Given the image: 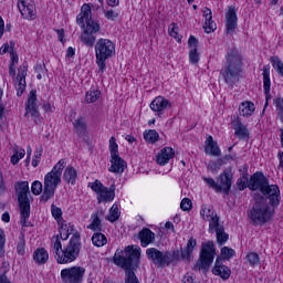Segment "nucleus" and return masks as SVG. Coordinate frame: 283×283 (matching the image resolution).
Masks as SVG:
<instances>
[{
	"label": "nucleus",
	"instance_id": "27",
	"mask_svg": "<svg viewBox=\"0 0 283 283\" xmlns=\"http://www.w3.org/2000/svg\"><path fill=\"white\" fill-rule=\"evenodd\" d=\"M116 186H111V188L103 187L102 191L97 195V201L101 202H112L116 197Z\"/></svg>",
	"mask_w": 283,
	"mask_h": 283
},
{
	"label": "nucleus",
	"instance_id": "15",
	"mask_svg": "<svg viewBox=\"0 0 283 283\" xmlns=\"http://www.w3.org/2000/svg\"><path fill=\"white\" fill-rule=\"evenodd\" d=\"M269 182V178L262 172L253 174L249 179L250 191H265Z\"/></svg>",
	"mask_w": 283,
	"mask_h": 283
},
{
	"label": "nucleus",
	"instance_id": "6",
	"mask_svg": "<svg viewBox=\"0 0 283 283\" xmlns=\"http://www.w3.org/2000/svg\"><path fill=\"white\" fill-rule=\"evenodd\" d=\"M14 189L20 207V224L28 227V220H30V184L28 181H18L14 185Z\"/></svg>",
	"mask_w": 283,
	"mask_h": 283
},
{
	"label": "nucleus",
	"instance_id": "29",
	"mask_svg": "<svg viewBox=\"0 0 283 283\" xmlns=\"http://www.w3.org/2000/svg\"><path fill=\"white\" fill-rule=\"evenodd\" d=\"M63 180L66 185H76V180H78V171L76 168L67 166L63 172Z\"/></svg>",
	"mask_w": 283,
	"mask_h": 283
},
{
	"label": "nucleus",
	"instance_id": "60",
	"mask_svg": "<svg viewBox=\"0 0 283 283\" xmlns=\"http://www.w3.org/2000/svg\"><path fill=\"white\" fill-rule=\"evenodd\" d=\"M218 169H220V168H218V165L216 164V161H210L208 164V170L209 171H218Z\"/></svg>",
	"mask_w": 283,
	"mask_h": 283
},
{
	"label": "nucleus",
	"instance_id": "40",
	"mask_svg": "<svg viewBox=\"0 0 283 283\" xmlns=\"http://www.w3.org/2000/svg\"><path fill=\"white\" fill-rule=\"evenodd\" d=\"M99 97H101V91L96 88H91L90 91L86 92L85 103H96Z\"/></svg>",
	"mask_w": 283,
	"mask_h": 283
},
{
	"label": "nucleus",
	"instance_id": "53",
	"mask_svg": "<svg viewBox=\"0 0 283 283\" xmlns=\"http://www.w3.org/2000/svg\"><path fill=\"white\" fill-rule=\"evenodd\" d=\"M104 17L108 21H116V19H118V17H119V13H118V11L111 9V10L104 11Z\"/></svg>",
	"mask_w": 283,
	"mask_h": 283
},
{
	"label": "nucleus",
	"instance_id": "18",
	"mask_svg": "<svg viewBox=\"0 0 283 283\" xmlns=\"http://www.w3.org/2000/svg\"><path fill=\"white\" fill-rule=\"evenodd\" d=\"M209 233H216L218 244H224L229 240V234L224 232V226L218 223V219L209 224Z\"/></svg>",
	"mask_w": 283,
	"mask_h": 283
},
{
	"label": "nucleus",
	"instance_id": "56",
	"mask_svg": "<svg viewBox=\"0 0 283 283\" xmlns=\"http://www.w3.org/2000/svg\"><path fill=\"white\" fill-rule=\"evenodd\" d=\"M6 248V234L3 233V230H0V258L3 255Z\"/></svg>",
	"mask_w": 283,
	"mask_h": 283
},
{
	"label": "nucleus",
	"instance_id": "11",
	"mask_svg": "<svg viewBox=\"0 0 283 283\" xmlns=\"http://www.w3.org/2000/svg\"><path fill=\"white\" fill-rule=\"evenodd\" d=\"M146 258L158 269H165L174 262V256L169 251H160L157 248H148L146 250Z\"/></svg>",
	"mask_w": 283,
	"mask_h": 283
},
{
	"label": "nucleus",
	"instance_id": "59",
	"mask_svg": "<svg viewBox=\"0 0 283 283\" xmlns=\"http://www.w3.org/2000/svg\"><path fill=\"white\" fill-rule=\"evenodd\" d=\"M106 2L109 8H116L120 4V0H106Z\"/></svg>",
	"mask_w": 283,
	"mask_h": 283
},
{
	"label": "nucleus",
	"instance_id": "8",
	"mask_svg": "<svg viewBox=\"0 0 283 283\" xmlns=\"http://www.w3.org/2000/svg\"><path fill=\"white\" fill-rule=\"evenodd\" d=\"M202 180L210 189L216 190L217 193L229 196V191H231V186L233 185V172H231V169H226L219 175L217 182L213 178L209 177H202Z\"/></svg>",
	"mask_w": 283,
	"mask_h": 283
},
{
	"label": "nucleus",
	"instance_id": "14",
	"mask_svg": "<svg viewBox=\"0 0 283 283\" xmlns=\"http://www.w3.org/2000/svg\"><path fill=\"white\" fill-rule=\"evenodd\" d=\"M18 10L23 19L28 21L36 19V4H34V0H18Z\"/></svg>",
	"mask_w": 283,
	"mask_h": 283
},
{
	"label": "nucleus",
	"instance_id": "58",
	"mask_svg": "<svg viewBox=\"0 0 283 283\" xmlns=\"http://www.w3.org/2000/svg\"><path fill=\"white\" fill-rule=\"evenodd\" d=\"M165 230L166 231H171L172 233H176V229L174 228V223L171 221H167L165 223Z\"/></svg>",
	"mask_w": 283,
	"mask_h": 283
},
{
	"label": "nucleus",
	"instance_id": "4",
	"mask_svg": "<svg viewBox=\"0 0 283 283\" xmlns=\"http://www.w3.org/2000/svg\"><path fill=\"white\" fill-rule=\"evenodd\" d=\"M65 159H61L50 172L44 177V191L41 196V202H48L54 198V192L59 185H61V176H63V169L66 167Z\"/></svg>",
	"mask_w": 283,
	"mask_h": 283
},
{
	"label": "nucleus",
	"instance_id": "63",
	"mask_svg": "<svg viewBox=\"0 0 283 283\" xmlns=\"http://www.w3.org/2000/svg\"><path fill=\"white\" fill-rule=\"evenodd\" d=\"M7 270H4L2 272V275H0V283H10V281H8V276H6Z\"/></svg>",
	"mask_w": 283,
	"mask_h": 283
},
{
	"label": "nucleus",
	"instance_id": "13",
	"mask_svg": "<svg viewBox=\"0 0 283 283\" xmlns=\"http://www.w3.org/2000/svg\"><path fill=\"white\" fill-rule=\"evenodd\" d=\"M198 245V242L193 237H191L186 247L180 251L172 252V260H184L185 262H191L193 260V249Z\"/></svg>",
	"mask_w": 283,
	"mask_h": 283
},
{
	"label": "nucleus",
	"instance_id": "10",
	"mask_svg": "<svg viewBox=\"0 0 283 283\" xmlns=\"http://www.w3.org/2000/svg\"><path fill=\"white\" fill-rule=\"evenodd\" d=\"M216 256V248L212 241H208L202 244L200 258L197 264L193 266V271H203L207 273L211 264H213V258Z\"/></svg>",
	"mask_w": 283,
	"mask_h": 283
},
{
	"label": "nucleus",
	"instance_id": "38",
	"mask_svg": "<svg viewBox=\"0 0 283 283\" xmlns=\"http://www.w3.org/2000/svg\"><path fill=\"white\" fill-rule=\"evenodd\" d=\"M80 40L82 41V43H84V45H86V48H94L96 43V34L83 30Z\"/></svg>",
	"mask_w": 283,
	"mask_h": 283
},
{
	"label": "nucleus",
	"instance_id": "51",
	"mask_svg": "<svg viewBox=\"0 0 283 283\" xmlns=\"http://www.w3.org/2000/svg\"><path fill=\"white\" fill-rule=\"evenodd\" d=\"M233 255H235V250H233L229 247H223L221 249V258H223V260H231V258H233Z\"/></svg>",
	"mask_w": 283,
	"mask_h": 283
},
{
	"label": "nucleus",
	"instance_id": "64",
	"mask_svg": "<svg viewBox=\"0 0 283 283\" xmlns=\"http://www.w3.org/2000/svg\"><path fill=\"white\" fill-rule=\"evenodd\" d=\"M184 283H193V277H191L190 275H186L182 279Z\"/></svg>",
	"mask_w": 283,
	"mask_h": 283
},
{
	"label": "nucleus",
	"instance_id": "3",
	"mask_svg": "<svg viewBox=\"0 0 283 283\" xmlns=\"http://www.w3.org/2000/svg\"><path fill=\"white\" fill-rule=\"evenodd\" d=\"M242 72V54L235 48L230 49L226 55V66L221 70V76L224 78L227 85L233 87L240 81Z\"/></svg>",
	"mask_w": 283,
	"mask_h": 283
},
{
	"label": "nucleus",
	"instance_id": "25",
	"mask_svg": "<svg viewBox=\"0 0 283 283\" xmlns=\"http://www.w3.org/2000/svg\"><path fill=\"white\" fill-rule=\"evenodd\" d=\"M138 239L140 240V244L144 249H147L149 244H154V241L156 240V233L150 231L148 228H144L138 233Z\"/></svg>",
	"mask_w": 283,
	"mask_h": 283
},
{
	"label": "nucleus",
	"instance_id": "46",
	"mask_svg": "<svg viewBox=\"0 0 283 283\" xmlns=\"http://www.w3.org/2000/svg\"><path fill=\"white\" fill-rule=\"evenodd\" d=\"M249 174L243 172L242 176L237 180L239 191H244L247 187L249 189Z\"/></svg>",
	"mask_w": 283,
	"mask_h": 283
},
{
	"label": "nucleus",
	"instance_id": "30",
	"mask_svg": "<svg viewBox=\"0 0 283 283\" xmlns=\"http://www.w3.org/2000/svg\"><path fill=\"white\" fill-rule=\"evenodd\" d=\"M200 216L202 217L203 220H208L209 227L212 222H214V220H217V223H220V217H218L213 208L202 206L200 210Z\"/></svg>",
	"mask_w": 283,
	"mask_h": 283
},
{
	"label": "nucleus",
	"instance_id": "41",
	"mask_svg": "<svg viewBox=\"0 0 283 283\" xmlns=\"http://www.w3.org/2000/svg\"><path fill=\"white\" fill-rule=\"evenodd\" d=\"M158 138H160V135L155 129H150L144 133V139L150 145H154V143H158Z\"/></svg>",
	"mask_w": 283,
	"mask_h": 283
},
{
	"label": "nucleus",
	"instance_id": "35",
	"mask_svg": "<svg viewBox=\"0 0 283 283\" xmlns=\"http://www.w3.org/2000/svg\"><path fill=\"white\" fill-rule=\"evenodd\" d=\"M74 132L77 136L83 137L87 133V123L85 117H78L73 122Z\"/></svg>",
	"mask_w": 283,
	"mask_h": 283
},
{
	"label": "nucleus",
	"instance_id": "36",
	"mask_svg": "<svg viewBox=\"0 0 283 283\" xmlns=\"http://www.w3.org/2000/svg\"><path fill=\"white\" fill-rule=\"evenodd\" d=\"M253 112H255V104L252 102H243L239 106L240 116L249 118L253 116Z\"/></svg>",
	"mask_w": 283,
	"mask_h": 283
},
{
	"label": "nucleus",
	"instance_id": "42",
	"mask_svg": "<svg viewBox=\"0 0 283 283\" xmlns=\"http://www.w3.org/2000/svg\"><path fill=\"white\" fill-rule=\"evenodd\" d=\"M245 262L249 266L255 268L260 264V255L255 252H249L245 256Z\"/></svg>",
	"mask_w": 283,
	"mask_h": 283
},
{
	"label": "nucleus",
	"instance_id": "61",
	"mask_svg": "<svg viewBox=\"0 0 283 283\" xmlns=\"http://www.w3.org/2000/svg\"><path fill=\"white\" fill-rule=\"evenodd\" d=\"M55 32L57 34L59 41H61V43H63V36H65V32L63 31V29H56Z\"/></svg>",
	"mask_w": 283,
	"mask_h": 283
},
{
	"label": "nucleus",
	"instance_id": "34",
	"mask_svg": "<svg viewBox=\"0 0 283 283\" xmlns=\"http://www.w3.org/2000/svg\"><path fill=\"white\" fill-rule=\"evenodd\" d=\"M233 129H234L235 136H238L240 140H244V138H249V128H247L244 124H242V122L238 119L233 122Z\"/></svg>",
	"mask_w": 283,
	"mask_h": 283
},
{
	"label": "nucleus",
	"instance_id": "21",
	"mask_svg": "<svg viewBox=\"0 0 283 283\" xmlns=\"http://www.w3.org/2000/svg\"><path fill=\"white\" fill-rule=\"evenodd\" d=\"M212 273L213 275H219L221 280H229V277H231V269L222 264V260L220 258H217Z\"/></svg>",
	"mask_w": 283,
	"mask_h": 283
},
{
	"label": "nucleus",
	"instance_id": "28",
	"mask_svg": "<svg viewBox=\"0 0 283 283\" xmlns=\"http://www.w3.org/2000/svg\"><path fill=\"white\" fill-rule=\"evenodd\" d=\"M205 151L208 156H222V151L218 146V142L213 140V137L211 135H208L206 139Z\"/></svg>",
	"mask_w": 283,
	"mask_h": 283
},
{
	"label": "nucleus",
	"instance_id": "17",
	"mask_svg": "<svg viewBox=\"0 0 283 283\" xmlns=\"http://www.w3.org/2000/svg\"><path fill=\"white\" fill-rule=\"evenodd\" d=\"M25 76H28V62H23L18 70L15 78L17 96H22L23 92H25Z\"/></svg>",
	"mask_w": 283,
	"mask_h": 283
},
{
	"label": "nucleus",
	"instance_id": "39",
	"mask_svg": "<svg viewBox=\"0 0 283 283\" xmlns=\"http://www.w3.org/2000/svg\"><path fill=\"white\" fill-rule=\"evenodd\" d=\"M91 240L92 244L97 248L105 247V244H107V237L101 231L94 232Z\"/></svg>",
	"mask_w": 283,
	"mask_h": 283
},
{
	"label": "nucleus",
	"instance_id": "57",
	"mask_svg": "<svg viewBox=\"0 0 283 283\" xmlns=\"http://www.w3.org/2000/svg\"><path fill=\"white\" fill-rule=\"evenodd\" d=\"M188 44L190 45V48H192V50H196V48H198V39L191 35L188 40Z\"/></svg>",
	"mask_w": 283,
	"mask_h": 283
},
{
	"label": "nucleus",
	"instance_id": "26",
	"mask_svg": "<svg viewBox=\"0 0 283 283\" xmlns=\"http://www.w3.org/2000/svg\"><path fill=\"white\" fill-rule=\"evenodd\" d=\"M125 167H127V163H125L119 155L111 157V167L108 168V171L112 174H123Z\"/></svg>",
	"mask_w": 283,
	"mask_h": 283
},
{
	"label": "nucleus",
	"instance_id": "20",
	"mask_svg": "<svg viewBox=\"0 0 283 283\" xmlns=\"http://www.w3.org/2000/svg\"><path fill=\"white\" fill-rule=\"evenodd\" d=\"M25 116L31 114L32 118H39V106H36V91H31L25 103Z\"/></svg>",
	"mask_w": 283,
	"mask_h": 283
},
{
	"label": "nucleus",
	"instance_id": "49",
	"mask_svg": "<svg viewBox=\"0 0 283 283\" xmlns=\"http://www.w3.org/2000/svg\"><path fill=\"white\" fill-rule=\"evenodd\" d=\"M88 187H91L92 191H94L97 196L103 191L104 185L101 180L96 179L94 182H90Z\"/></svg>",
	"mask_w": 283,
	"mask_h": 283
},
{
	"label": "nucleus",
	"instance_id": "54",
	"mask_svg": "<svg viewBox=\"0 0 283 283\" xmlns=\"http://www.w3.org/2000/svg\"><path fill=\"white\" fill-rule=\"evenodd\" d=\"M189 61L192 65H196L200 61V55L198 54V49H192L189 52Z\"/></svg>",
	"mask_w": 283,
	"mask_h": 283
},
{
	"label": "nucleus",
	"instance_id": "23",
	"mask_svg": "<svg viewBox=\"0 0 283 283\" xmlns=\"http://www.w3.org/2000/svg\"><path fill=\"white\" fill-rule=\"evenodd\" d=\"M203 19H205V24H203V30L207 34H211V32H216L217 25L213 21V12L209 8H205L203 10Z\"/></svg>",
	"mask_w": 283,
	"mask_h": 283
},
{
	"label": "nucleus",
	"instance_id": "24",
	"mask_svg": "<svg viewBox=\"0 0 283 283\" xmlns=\"http://www.w3.org/2000/svg\"><path fill=\"white\" fill-rule=\"evenodd\" d=\"M171 105L167 98L163 96H157L151 103H150V109L153 112H157L158 116H163V112L167 109Z\"/></svg>",
	"mask_w": 283,
	"mask_h": 283
},
{
	"label": "nucleus",
	"instance_id": "44",
	"mask_svg": "<svg viewBox=\"0 0 283 283\" xmlns=\"http://www.w3.org/2000/svg\"><path fill=\"white\" fill-rule=\"evenodd\" d=\"M119 218H120V211L118 210V205L115 203L109 209L106 220H108V222H116V220H118Z\"/></svg>",
	"mask_w": 283,
	"mask_h": 283
},
{
	"label": "nucleus",
	"instance_id": "48",
	"mask_svg": "<svg viewBox=\"0 0 283 283\" xmlns=\"http://www.w3.org/2000/svg\"><path fill=\"white\" fill-rule=\"evenodd\" d=\"M168 32L171 36H174V39H176L178 43L182 41V36L178 34V24L171 23L168 28Z\"/></svg>",
	"mask_w": 283,
	"mask_h": 283
},
{
	"label": "nucleus",
	"instance_id": "5",
	"mask_svg": "<svg viewBox=\"0 0 283 283\" xmlns=\"http://www.w3.org/2000/svg\"><path fill=\"white\" fill-rule=\"evenodd\" d=\"M273 209L266 202L262 195H254V205L249 212V218L254 227H262L273 218Z\"/></svg>",
	"mask_w": 283,
	"mask_h": 283
},
{
	"label": "nucleus",
	"instance_id": "43",
	"mask_svg": "<svg viewBox=\"0 0 283 283\" xmlns=\"http://www.w3.org/2000/svg\"><path fill=\"white\" fill-rule=\"evenodd\" d=\"M25 157V149L19 148V146L14 147V153L11 156V163L13 165H19V160Z\"/></svg>",
	"mask_w": 283,
	"mask_h": 283
},
{
	"label": "nucleus",
	"instance_id": "37",
	"mask_svg": "<svg viewBox=\"0 0 283 283\" xmlns=\"http://www.w3.org/2000/svg\"><path fill=\"white\" fill-rule=\"evenodd\" d=\"M90 231H103V223L98 211H95L91 214V223L87 226Z\"/></svg>",
	"mask_w": 283,
	"mask_h": 283
},
{
	"label": "nucleus",
	"instance_id": "62",
	"mask_svg": "<svg viewBox=\"0 0 283 283\" xmlns=\"http://www.w3.org/2000/svg\"><path fill=\"white\" fill-rule=\"evenodd\" d=\"M74 54H76V50L74 48H72V46H69L67 51H66V56L69 59H72V56H74Z\"/></svg>",
	"mask_w": 283,
	"mask_h": 283
},
{
	"label": "nucleus",
	"instance_id": "9",
	"mask_svg": "<svg viewBox=\"0 0 283 283\" xmlns=\"http://www.w3.org/2000/svg\"><path fill=\"white\" fill-rule=\"evenodd\" d=\"M77 24L82 25L84 31L91 34H98L101 32V24L92 19V7L85 3L81 8V13L76 18Z\"/></svg>",
	"mask_w": 283,
	"mask_h": 283
},
{
	"label": "nucleus",
	"instance_id": "22",
	"mask_svg": "<svg viewBox=\"0 0 283 283\" xmlns=\"http://www.w3.org/2000/svg\"><path fill=\"white\" fill-rule=\"evenodd\" d=\"M174 148L171 147H165L163 148L157 155H156V163L157 165H160L161 167H165V165L169 164V160L174 158L175 156Z\"/></svg>",
	"mask_w": 283,
	"mask_h": 283
},
{
	"label": "nucleus",
	"instance_id": "2",
	"mask_svg": "<svg viewBox=\"0 0 283 283\" xmlns=\"http://www.w3.org/2000/svg\"><path fill=\"white\" fill-rule=\"evenodd\" d=\"M51 248L57 264H70L76 261L81 253V235L74 233L67 244L63 247L59 240V234H56L53 237Z\"/></svg>",
	"mask_w": 283,
	"mask_h": 283
},
{
	"label": "nucleus",
	"instance_id": "52",
	"mask_svg": "<svg viewBox=\"0 0 283 283\" xmlns=\"http://www.w3.org/2000/svg\"><path fill=\"white\" fill-rule=\"evenodd\" d=\"M109 151L111 157L118 156V144L116 143V137L109 138Z\"/></svg>",
	"mask_w": 283,
	"mask_h": 283
},
{
	"label": "nucleus",
	"instance_id": "12",
	"mask_svg": "<svg viewBox=\"0 0 283 283\" xmlns=\"http://www.w3.org/2000/svg\"><path fill=\"white\" fill-rule=\"evenodd\" d=\"M85 276V268L83 266H72L63 269L61 271L62 282L65 283H81Z\"/></svg>",
	"mask_w": 283,
	"mask_h": 283
},
{
	"label": "nucleus",
	"instance_id": "16",
	"mask_svg": "<svg viewBox=\"0 0 283 283\" xmlns=\"http://www.w3.org/2000/svg\"><path fill=\"white\" fill-rule=\"evenodd\" d=\"M261 193L270 201L271 207H279L280 206V187L277 185H270L265 186V190H261Z\"/></svg>",
	"mask_w": 283,
	"mask_h": 283
},
{
	"label": "nucleus",
	"instance_id": "19",
	"mask_svg": "<svg viewBox=\"0 0 283 283\" xmlns=\"http://www.w3.org/2000/svg\"><path fill=\"white\" fill-rule=\"evenodd\" d=\"M238 28V13L233 7H230L226 15V30L228 34H234Z\"/></svg>",
	"mask_w": 283,
	"mask_h": 283
},
{
	"label": "nucleus",
	"instance_id": "7",
	"mask_svg": "<svg viewBox=\"0 0 283 283\" xmlns=\"http://www.w3.org/2000/svg\"><path fill=\"white\" fill-rule=\"evenodd\" d=\"M116 54V45L109 39H99L95 44V56L96 65L98 66V72L101 74L105 73L107 70V64L105 62L107 59H112Z\"/></svg>",
	"mask_w": 283,
	"mask_h": 283
},
{
	"label": "nucleus",
	"instance_id": "32",
	"mask_svg": "<svg viewBox=\"0 0 283 283\" xmlns=\"http://www.w3.org/2000/svg\"><path fill=\"white\" fill-rule=\"evenodd\" d=\"M263 90L268 98H271V67L269 65L263 66Z\"/></svg>",
	"mask_w": 283,
	"mask_h": 283
},
{
	"label": "nucleus",
	"instance_id": "47",
	"mask_svg": "<svg viewBox=\"0 0 283 283\" xmlns=\"http://www.w3.org/2000/svg\"><path fill=\"white\" fill-rule=\"evenodd\" d=\"M51 213L52 217L54 218V220H56V222H63V210H61V208L56 207L55 205L51 206Z\"/></svg>",
	"mask_w": 283,
	"mask_h": 283
},
{
	"label": "nucleus",
	"instance_id": "55",
	"mask_svg": "<svg viewBox=\"0 0 283 283\" xmlns=\"http://www.w3.org/2000/svg\"><path fill=\"white\" fill-rule=\"evenodd\" d=\"M192 202H191V199H189V198H184L182 200H181V203H180V209L182 210V211H191V207H192Z\"/></svg>",
	"mask_w": 283,
	"mask_h": 283
},
{
	"label": "nucleus",
	"instance_id": "1",
	"mask_svg": "<svg viewBox=\"0 0 283 283\" xmlns=\"http://www.w3.org/2000/svg\"><path fill=\"white\" fill-rule=\"evenodd\" d=\"M140 247L128 245L124 250L117 249L113 256L114 264L125 270V283H140L134 269H138Z\"/></svg>",
	"mask_w": 283,
	"mask_h": 283
},
{
	"label": "nucleus",
	"instance_id": "45",
	"mask_svg": "<svg viewBox=\"0 0 283 283\" xmlns=\"http://www.w3.org/2000/svg\"><path fill=\"white\" fill-rule=\"evenodd\" d=\"M18 255H25V232H21L17 242Z\"/></svg>",
	"mask_w": 283,
	"mask_h": 283
},
{
	"label": "nucleus",
	"instance_id": "33",
	"mask_svg": "<svg viewBox=\"0 0 283 283\" xmlns=\"http://www.w3.org/2000/svg\"><path fill=\"white\" fill-rule=\"evenodd\" d=\"M33 260L35 264H46L48 260H50V254L48 253V250H45V248H38L33 252Z\"/></svg>",
	"mask_w": 283,
	"mask_h": 283
},
{
	"label": "nucleus",
	"instance_id": "31",
	"mask_svg": "<svg viewBox=\"0 0 283 283\" xmlns=\"http://www.w3.org/2000/svg\"><path fill=\"white\" fill-rule=\"evenodd\" d=\"M57 224L61 240H67L74 233V226L67 223V221H60Z\"/></svg>",
	"mask_w": 283,
	"mask_h": 283
},
{
	"label": "nucleus",
	"instance_id": "50",
	"mask_svg": "<svg viewBox=\"0 0 283 283\" xmlns=\"http://www.w3.org/2000/svg\"><path fill=\"white\" fill-rule=\"evenodd\" d=\"M31 191L34 196H41V193H43V184L39 180L33 181L31 185Z\"/></svg>",
	"mask_w": 283,
	"mask_h": 283
}]
</instances>
